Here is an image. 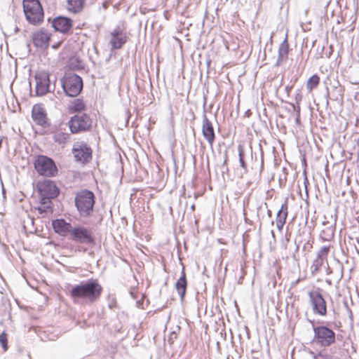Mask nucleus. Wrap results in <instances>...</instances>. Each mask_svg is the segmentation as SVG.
<instances>
[{"label":"nucleus","instance_id":"b1692460","mask_svg":"<svg viewBox=\"0 0 359 359\" xmlns=\"http://www.w3.org/2000/svg\"><path fill=\"white\" fill-rule=\"evenodd\" d=\"M320 83V77L317 74L311 76L306 82V89L311 93Z\"/></svg>","mask_w":359,"mask_h":359},{"label":"nucleus","instance_id":"cd10ccee","mask_svg":"<svg viewBox=\"0 0 359 359\" xmlns=\"http://www.w3.org/2000/svg\"><path fill=\"white\" fill-rule=\"evenodd\" d=\"M323 258L318 257L313 260V264L311 265L312 273H316L320 269V266L323 264Z\"/></svg>","mask_w":359,"mask_h":359},{"label":"nucleus","instance_id":"1a4fd4ad","mask_svg":"<svg viewBox=\"0 0 359 359\" xmlns=\"http://www.w3.org/2000/svg\"><path fill=\"white\" fill-rule=\"evenodd\" d=\"M309 297L313 313L316 315L325 316L327 314V304L318 290L309 292Z\"/></svg>","mask_w":359,"mask_h":359},{"label":"nucleus","instance_id":"a878e982","mask_svg":"<svg viewBox=\"0 0 359 359\" xmlns=\"http://www.w3.org/2000/svg\"><path fill=\"white\" fill-rule=\"evenodd\" d=\"M70 110L72 111H81L85 109V104L82 100H74L70 106Z\"/></svg>","mask_w":359,"mask_h":359},{"label":"nucleus","instance_id":"4468645a","mask_svg":"<svg viewBox=\"0 0 359 359\" xmlns=\"http://www.w3.org/2000/svg\"><path fill=\"white\" fill-rule=\"evenodd\" d=\"M52 27L57 32L67 34L72 29V20L69 18L58 16L53 20Z\"/></svg>","mask_w":359,"mask_h":359},{"label":"nucleus","instance_id":"f704fd0d","mask_svg":"<svg viewBox=\"0 0 359 359\" xmlns=\"http://www.w3.org/2000/svg\"><path fill=\"white\" fill-rule=\"evenodd\" d=\"M264 166V161H263V158H262V165H261V168H262Z\"/></svg>","mask_w":359,"mask_h":359},{"label":"nucleus","instance_id":"7ed1b4c3","mask_svg":"<svg viewBox=\"0 0 359 359\" xmlns=\"http://www.w3.org/2000/svg\"><path fill=\"white\" fill-rule=\"evenodd\" d=\"M23 11L26 20L32 25L41 22L43 20V11L39 0H23Z\"/></svg>","mask_w":359,"mask_h":359},{"label":"nucleus","instance_id":"6ab92c4d","mask_svg":"<svg viewBox=\"0 0 359 359\" xmlns=\"http://www.w3.org/2000/svg\"><path fill=\"white\" fill-rule=\"evenodd\" d=\"M287 210H288V205L287 202L285 201L284 203L282 204L280 209L278 211L276 222V227L279 231H281L283 229V227L285 223L286 218L287 217Z\"/></svg>","mask_w":359,"mask_h":359},{"label":"nucleus","instance_id":"f03ea898","mask_svg":"<svg viewBox=\"0 0 359 359\" xmlns=\"http://www.w3.org/2000/svg\"><path fill=\"white\" fill-rule=\"evenodd\" d=\"M75 205L80 215L83 217H90L93 212L95 195L88 190H82L76 194Z\"/></svg>","mask_w":359,"mask_h":359},{"label":"nucleus","instance_id":"6e6552de","mask_svg":"<svg viewBox=\"0 0 359 359\" xmlns=\"http://www.w3.org/2000/svg\"><path fill=\"white\" fill-rule=\"evenodd\" d=\"M37 190L42 200L50 201L59 195V189L54 182L50 180H46L37 183Z\"/></svg>","mask_w":359,"mask_h":359},{"label":"nucleus","instance_id":"aec40b11","mask_svg":"<svg viewBox=\"0 0 359 359\" xmlns=\"http://www.w3.org/2000/svg\"><path fill=\"white\" fill-rule=\"evenodd\" d=\"M289 53V43L287 36L280 44L278 48V56L276 61V66L280 65L282 63L286 62L288 58Z\"/></svg>","mask_w":359,"mask_h":359},{"label":"nucleus","instance_id":"423d86ee","mask_svg":"<svg viewBox=\"0 0 359 359\" xmlns=\"http://www.w3.org/2000/svg\"><path fill=\"white\" fill-rule=\"evenodd\" d=\"M34 167L39 175L46 177L54 176L57 172L54 161L46 156H39L35 161Z\"/></svg>","mask_w":359,"mask_h":359},{"label":"nucleus","instance_id":"ddd939ff","mask_svg":"<svg viewBox=\"0 0 359 359\" xmlns=\"http://www.w3.org/2000/svg\"><path fill=\"white\" fill-rule=\"evenodd\" d=\"M36 93L39 96L46 95L49 91L50 78L47 72H43L37 74L35 76Z\"/></svg>","mask_w":359,"mask_h":359},{"label":"nucleus","instance_id":"4be33fe9","mask_svg":"<svg viewBox=\"0 0 359 359\" xmlns=\"http://www.w3.org/2000/svg\"><path fill=\"white\" fill-rule=\"evenodd\" d=\"M86 0H67V8L74 13H78L82 11Z\"/></svg>","mask_w":359,"mask_h":359},{"label":"nucleus","instance_id":"473e14b6","mask_svg":"<svg viewBox=\"0 0 359 359\" xmlns=\"http://www.w3.org/2000/svg\"><path fill=\"white\" fill-rule=\"evenodd\" d=\"M295 121L297 124L300 123V114H297Z\"/></svg>","mask_w":359,"mask_h":359},{"label":"nucleus","instance_id":"dca6fc26","mask_svg":"<svg viewBox=\"0 0 359 359\" xmlns=\"http://www.w3.org/2000/svg\"><path fill=\"white\" fill-rule=\"evenodd\" d=\"M53 229L57 234L66 236L68 234L71 236L73 226L69 222H67L64 219H57L53 220L52 222Z\"/></svg>","mask_w":359,"mask_h":359},{"label":"nucleus","instance_id":"c85d7f7f","mask_svg":"<svg viewBox=\"0 0 359 359\" xmlns=\"http://www.w3.org/2000/svg\"><path fill=\"white\" fill-rule=\"evenodd\" d=\"M267 211V215L269 217H271V211L268 209L267 204L265 203L264 205H260L257 208V217H259V214L261 212Z\"/></svg>","mask_w":359,"mask_h":359},{"label":"nucleus","instance_id":"bb28decb","mask_svg":"<svg viewBox=\"0 0 359 359\" xmlns=\"http://www.w3.org/2000/svg\"><path fill=\"white\" fill-rule=\"evenodd\" d=\"M41 205L38 208V210L40 213L47 212L48 210L51 208V201L47 200L46 201L45 200H42L41 198Z\"/></svg>","mask_w":359,"mask_h":359},{"label":"nucleus","instance_id":"412c9836","mask_svg":"<svg viewBox=\"0 0 359 359\" xmlns=\"http://www.w3.org/2000/svg\"><path fill=\"white\" fill-rule=\"evenodd\" d=\"M187 279L184 271L182 273V276L178 279L175 284L176 290L180 296L181 299H183L187 290Z\"/></svg>","mask_w":359,"mask_h":359},{"label":"nucleus","instance_id":"9b49d317","mask_svg":"<svg viewBox=\"0 0 359 359\" xmlns=\"http://www.w3.org/2000/svg\"><path fill=\"white\" fill-rule=\"evenodd\" d=\"M72 154L76 161L82 163H88L92 158V149L84 142L74 143Z\"/></svg>","mask_w":359,"mask_h":359},{"label":"nucleus","instance_id":"0eeeda50","mask_svg":"<svg viewBox=\"0 0 359 359\" xmlns=\"http://www.w3.org/2000/svg\"><path fill=\"white\" fill-rule=\"evenodd\" d=\"M70 239L76 243L88 245L95 243V238L93 231L90 229L80 225L73 227Z\"/></svg>","mask_w":359,"mask_h":359},{"label":"nucleus","instance_id":"20e7f679","mask_svg":"<svg viewBox=\"0 0 359 359\" xmlns=\"http://www.w3.org/2000/svg\"><path fill=\"white\" fill-rule=\"evenodd\" d=\"M61 85L65 94L69 97H76L83 88V81L76 74L66 73L61 79Z\"/></svg>","mask_w":359,"mask_h":359},{"label":"nucleus","instance_id":"5701e85b","mask_svg":"<svg viewBox=\"0 0 359 359\" xmlns=\"http://www.w3.org/2000/svg\"><path fill=\"white\" fill-rule=\"evenodd\" d=\"M70 134L68 133H64V132H57L55 133L53 136V139L55 142L60 144H66L68 140H69Z\"/></svg>","mask_w":359,"mask_h":359},{"label":"nucleus","instance_id":"393cba45","mask_svg":"<svg viewBox=\"0 0 359 359\" xmlns=\"http://www.w3.org/2000/svg\"><path fill=\"white\" fill-rule=\"evenodd\" d=\"M238 157H239V163L241 166V168L244 170L245 173L248 172V167L247 164L245 161V149L243 147L241 144L238 147Z\"/></svg>","mask_w":359,"mask_h":359},{"label":"nucleus","instance_id":"2eb2a0df","mask_svg":"<svg viewBox=\"0 0 359 359\" xmlns=\"http://www.w3.org/2000/svg\"><path fill=\"white\" fill-rule=\"evenodd\" d=\"M202 134L209 144L212 147L215 140V134L212 122L205 114L203 116Z\"/></svg>","mask_w":359,"mask_h":359},{"label":"nucleus","instance_id":"c756f323","mask_svg":"<svg viewBox=\"0 0 359 359\" xmlns=\"http://www.w3.org/2000/svg\"><path fill=\"white\" fill-rule=\"evenodd\" d=\"M0 344L2 346L4 351H6L8 348L7 344V334L5 332H3L0 334Z\"/></svg>","mask_w":359,"mask_h":359},{"label":"nucleus","instance_id":"f257e3e1","mask_svg":"<svg viewBox=\"0 0 359 359\" xmlns=\"http://www.w3.org/2000/svg\"><path fill=\"white\" fill-rule=\"evenodd\" d=\"M102 290L98 280L91 278L74 285L69 295L74 303L91 305L100 299Z\"/></svg>","mask_w":359,"mask_h":359},{"label":"nucleus","instance_id":"f3484780","mask_svg":"<svg viewBox=\"0 0 359 359\" xmlns=\"http://www.w3.org/2000/svg\"><path fill=\"white\" fill-rule=\"evenodd\" d=\"M32 117L36 124L41 126H46L48 122L46 112L41 104H35L32 111Z\"/></svg>","mask_w":359,"mask_h":359},{"label":"nucleus","instance_id":"c9c22d12","mask_svg":"<svg viewBox=\"0 0 359 359\" xmlns=\"http://www.w3.org/2000/svg\"><path fill=\"white\" fill-rule=\"evenodd\" d=\"M191 208H192L193 210H194V208H195L194 205H193L191 206Z\"/></svg>","mask_w":359,"mask_h":359},{"label":"nucleus","instance_id":"a211bd4d","mask_svg":"<svg viewBox=\"0 0 359 359\" xmlns=\"http://www.w3.org/2000/svg\"><path fill=\"white\" fill-rule=\"evenodd\" d=\"M50 35L46 30H39L33 34L32 41L35 46L46 48L49 46Z\"/></svg>","mask_w":359,"mask_h":359},{"label":"nucleus","instance_id":"39448f33","mask_svg":"<svg viewBox=\"0 0 359 359\" xmlns=\"http://www.w3.org/2000/svg\"><path fill=\"white\" fill-rule=\"evenodd\" d=\"M313 341L321 347H328L335 342L334 332L325 325H313Z\"/></svg>","mask_w":359,"mask_h":359},{"label":"nucleus","instance_id":"2f4dec72","mask_svg":"<svg viewBox=\"0 0 359 359\" xmlns=\"http://www.w3.org/2000/svg\"><path fill=\"white\" fill-rule=\"evenodd\" d=\"M243 215H244V219H245V223H247V224H251V222H250V220L246 217V212H245V208H244V210H243Z\"/></svg>","mask_w":359,"mask_h":359},{"label":"nucleus","instance_id":"7c9ffc66","mask_svg":"<svg viewBox=\"0 0 359 359\" xmlns=\"http://www.w3.org/2000/svg\"><path fill=\"white\" fill-rule=\"evenodd\" d=\"M330 251V247L324 246L320 248L319 252H318V257H321L325 259V257L327 255L328 252Z\"/></svg>","mask_w":359,"mask_h":359},{"label":"nucleus","instance_id":"9d476101","mask_svg":"<svg viewBox=\"0 0 359 359\" xmlns=\"http://www.w3.org/2000/svg\"><path fill=\"white\" fill-rule=\"evenodd\" d=\"M91 123V119L87 114H77L71 118L69 126L72 133H78L89 130Z\"/></svg>","mask_w":359,"mask_h":359},{"label":"nucleus","instance_id":"72a5a7b5","mask_svg":"<svg viewBox=\"0 0 359 359\" xmlns=\"http://www.w3.org/2000/svg\"><path fill=\"white\" fill-rule=\"evenodd\" d=\"M297 114H300V107H298L297 109Z\"/></svg>","mask_w":359,"mask_h":359},{"label":"nucleus","instance_id":"f8f14e48","mask_svg":"<svg viewBox=\"0 0 359 359\" xmlns=\"http://www.w3.org/2000/svg\"><path fill=\"white\" fill-rule=\"evenodd\" d=\"M111 39L109 43L111 50L120 49L127 41L128 36L123 29L121 27H116L110 34Z\"/></svg>","mask_w":359,"mask_h":359}]
</instances>
